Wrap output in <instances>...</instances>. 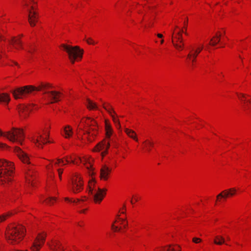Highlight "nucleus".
<instances>
[{
	"label": "nucleus",
	"mask_w": 251,
	"mask_h": 251,
	"mask_svg": "<svg viewBox=\"0 0 251 251\" xmlns=\"http://www.w3.org/2000/svg\"><path fill=\"white\" fill-rule=\"evenodd\" d=\"M51 87V85L49 83H41L37 87L32 85H27L18 88L11 92L15 99H18L22 98L26 95L30 94L34 91H42L44 94H47L48 98L51 100L50 103H52L59 101L62 95L58 91H47V90Z\"/></svg>",
	"instance_id": "nucleus-1"
},
{
	"label": "nucleus",
	"mask_w": 251,
	"mask_h": 251,
	"mask_svg": "<svg viewBox=\"0 0 251 251\" xmlns=\"http://www.w3.org/2000/svg\"><path fill=\"white\" fill-rule=\"evenodd\" d=\"M14 170V165L12 162L4 159H0V185H3L12 180Z\"/></svg>",
	"instance_id": "nucleus-2"
},
{
	"label": "nucleus",
	"mask_w": 251,
	"mask_h": 251,
	"mask_svg": "<svg viewBox=\"0 0 251 251\" xmlns=\"http://www.w3.org/2000/svg\"><path fill=\"white\" fill-rule=\"evenodd\" d=\"M25 230L21 225L9 227L6 232V238L10 243L17 244L21 241L25 235Z\"/></svg>",
	"instance_id": "nucleus-3"
},
{
	"label": "nucleus",
	"mask_w": 251,
	"mask_h": 251,
	"mask_svg": "<svg viewBox=\"0 0 251 251\" xmlns=\"http://www.w3.org/2000/svg\"><path fill=\"white\" fill-rule=\"evenodd\" d=\"M1 136L6 138L12 142H17L20 145L23 144L25 139L24 131L21 128L13 127L11 130L6 132H2L0 129Z\"/></svg>",
	"instance_id": "nucleus-4"
},
{
	"label": "nucleus",
	"mask_w": 251,
	"mask_h": 251,
	"mask_svg": "<svg viewBox=\"0 0 251 251\" xmlns=\"http://www.w3.org/2000/svg\"><path fill=\"white\" fill-rule=\"evenodd\" d=\"M88 188L89 193L94 201L96 203L100 202L105 195V190L100 189L93 179L89 181Z\"/></svg>",
	"instance_id": "nucleus-5"
},
{
	"label": "nucleus",
	"mask_w": 251,
	"mask_h": 251,
	"mask_svg": "<svg viewBox=\"0 0 251 251\" xmlns=\"http://www.w3.org/2000/svg\"><path fill=\"white\" fill-rule=\"evenodd\" d=\"M24 5L26 9L28 14V21L31 26H34L36 25V23L38 21V14L36 11L37 7L35 6L32 5L30 6L29 2H31L33 4L36 3L34 0H23Z\"/></svg>",
	"instance_id": "nucleus-6"
},
{
	"label": "nucleus",
	"mask_w": 251,
	"mask_h": 251,
	"mask_svg": "<svg viewBox=\"0 0 251 251\" xmlns=\"http://www.w3.org/2000/svg\"><path fill=\"white\" fill-rule=\"evenodd\" d=\"M82 124H85V134L87 135L88 140L91 142L94 138V136H96V131L97 129V123L94 119L90 118H86L85 121H82Z\"/></svg>",
	"instance_id": "nucleus-7"
},
{
	"label": "nucleus",
	"mask_w": 251,
	"mask_h": 251,
	"mask_svg": "<svg viewBox=\"0 0 251 251\" xmlns=\"http://www.w3.org/2000/svg\"><path fill=\"white\" fill-rule=\"evenodd\" d=\"M61 46L68 53L69 59L73 64L77 58L81 59L82 58L83 50L80 49L79 47H73L65 44H62Z\"/></svg>",
	"instance_id": "nucleus-8"
},
{
	"label": "nucleus",
	"mask_w": 251,
	"mask_h": 251,
	"mask_svg": "<svg viewBox=\"0 0 251 251\" xmlns=\"http://www.w3.org/2000/svg\"><path fill=\"white\" fill-rule=\"evenodd\" d=\"M71 162L74 164H78V162L82 163L86 167L87 169L89 171L90 175H93L94 174V168H93L92 163L94 159L90 156H85L82 158L80 157H77L75 159L72 158V157H70Z\"/></svg>",
	"instance_id": "nucleus-9"
},
{
	"label": "nucleus",
	"mask_w": 251,
	"mask_h": 251,
	"mask_svg": "<svg viewBox=\"0 0 251 251\" xmlns=\"http://www.w3.org/2000/svg\"><path fill=\"white\" fill-rule=\"evenodd\" d=\"M110 145V140L108 139H104L101 142H100L95 147L93 151H101V155L103 157L107 153V151Z\"/></svg>",
	"instance_id": "nucleus-10"
},
{
	"label": "nucleus",
	"mask_w": 251,
	"mask_h": 251,
	"mask_svg": "<svg viewBox=\"0 0 251 251\" xmlns=\"http://www.w3.org/2000/svg\"><path fill=\"white\" fill-rule=\"evenodd\" d=\"M46 238V234H39L32 243L30 249L32 251H39L44 244Z\"/></svg>",
	"instance_id": "nucleus-11"
},
{
	"label": "nucleus",
	"mask_w": 251,
	"mask_h": 251,
	"mask_svg": "<svg viewBox=\"0 0 251 251\" xmlns=\"http://www.w3.org/2000/svg\"><path fill=\"white\" fill-rule=\"evenodd\" d=\"M83 182L78 175L72 178V189L74 193H78L83 189Z\"/></svg>",
	"instance_id": "nucleus-12"
},
{
	"label": "nucleus",
	"mask_w": 251,
	"mask_h": 251,
	"mask_svg": "<svg viewBox=\"0 0 251 251\" xmlns=\"http://www.w3.org/2000/svg\"><path fill=\"white\" fill-rule=\"evenodd\" d=\"M45 137H44L41 134L38 133L36 136H35L32 139V141L38 146L40 147L46 143H50V141H47L45 142V140L47 139L49 137V133H45Z\"/></svg>",
	"instance_id": "nucleus-13"
},
{
	"label": "nucleus",
	"mask_w": 251,
	"mask_h": 251,
	"mask_svg": "<svg viewBox=\"0 0 251 251\" xmlns=\"http://www.w3.org/2000/svg\"><path fill=\"white\" fill-rule=\"evenodd\" d=\"M117 218L114 222L111 224V230H113L115 231L118 230L120 228H119V225L122 224L123 226L125 228L127 226V222H126L124 219L120 218L119 215H116Z\"/></svg>",
	"instance_id": "nucleus-14"
},
{
	"label": "nucleus",
	"mask_w": 251,
	"mask_h": 251,
	"mask_svg": "<svg viewBox=\"0 0 251 251\" xmlns=\"http://www.w3.org/2000/svg\"><path fill=\"white\" fill-rule=\"evenodd\" d=\"M236 192V189L235 188H231L227 190H224L217 196V200L220 198L226 199L229 197L234 196Z\"/></svg>",
	"instance_id": "nucleus-15"
},
{
	"label": "nucleus",
	"mask_w": 251,
	"mask_h": 251,
	"mask_svg": "<svg viewBox=\"0 0 251 251\" xmlns=\"http://www.w3.org/2000/svg\"><path fill=\"white\" fill-rule=\"evenodd\" d=\"M203 49V46L201 47L198 48L197 49L194 50L192 49L191 51L188 54L187 57L192 61V65L194 66V63L198 55L201 52Z\"/></svg>",
	"instance_id": "nucleus-16"
},
{
	"label": "nucleus",
	"mask_w": 251,
	"mask_h": 251,
	"mask_svg": "<svg viewBox=\"0 0 251 251\" xmlns=\"http://www.w3.org/2000/svg\"><path fill=\"white\" fill-rule=\"evenodd\" d=\"M18 110L21 118H26L28 116L29 112L31 111V108L30 105H21L19 107Z\"/></svg>",
	"instance_id": "nucleus-17"
},
{
	"label": "nucleus",
	"mask_w": 251,
	"mask_h": 251,
	"mask_svg": "<svg viewBox=\"0 0 251 251\" xmlns=\"http://www.w3.org/2000/svg\"><path fill=\"white\" fill-rule=\"evenodd\" d=\"M14 151L17 153V155L19 158L25 163H28L29 158L27 154L24 152L21 149L18 147L14 148Z\"/></svg>",
	"instance_id": "nucleus-18"
},
{
	"label": "nucleus",
	"mask_w": 251,
	"mask_h": 251,
	"mask_svg": "<svg viewBox=\"0 0 251 251\" xmlns=\"http://www.w3.org/2000/svg\"><path fill=\"white\" fill-rule=\"evenodd\" d=\"M49 246L53 251H64V248L62 244L58 241H53L51 244H49Z\"/></svg>",
	"instance_id": "nucleus-19"
},
{
	"label": "nucleus",
	"mask_w": 251,
	"mask_h": 251,
	"mask_svg": "<svg viewBox=\"0 0 251 251\" xmlns=\"http://www.w3.org/2000/svg\"><path fill=\"white\" fill-rule=\"evenodd\" d=\"M85 104L89 110L98 109L97 103L89 98L86 99Z\"/></svg>",
	"instance_id": "nucleus-20"
},
{
	"label": "nucleus",
	"mask_w": 251,
	"mask_h": 251,
	"mask_svg": "<svg viewBox=\"0 0 251 251\" xmlns=\"http://www.w3.org/2000/svg\"><path fill=\"white\" fill-rule=\"evenodd\" d=\"M109 174V169L105 165L102 166L100 170V178L101 179L106 180L108 178Z\"/></svg>",
	"instance_id": "nucleus-21"
},
{
	"label": "nucleus",
	"mask_w": 251,
	"mask_h": 251,
	"mask_svg": "<svg viewBox=\"0 0 251 251\" xmlns=\"http://www.w3.org/2000/svg\"><path fill=\"white\" fill-rule=\"evenodd\" d=\"M222 34L217 33L211 40L209 43V45L215 46L221 41V37Z\"/></svg>",
	"instance_id": "nucleus-22"
},
{
	"label": "nucleus",
	"mask_w": 251,
	"mask_h": 251,
	"mask_svg": "<svg viewBox=\"0 0 251 251\" xmlns=\"http://www.w3.org/2000/svg\"><path fill=\"white\" fill-rule=\"evenodd\" d=\"M10 100V98L9 94L6 93H1L0 94V102L8 104Z\"/></svg>",
	"instance_id": "nucleus-23"
},
{
	"label": "nucleus",
	"mask_w": 251,
	"mask_h": 251,
	"mask_svg": "<svg viewBox=\"0 0 251 251\" xmlns=\"http://www.w3.org/2000/svg\"><path fill=\"white\" fill-rule=\"evenodd\" d=\"M64 132L65 138H69L73 134L72 129L69 126H67L64 128Z\"/></svg>",
	"instance_id": "nucleus-24"
},
{
	"label": "nucleus",
	"mask_w": 251,
	"mask_h": 251,
	"mask_svg": "<svg viewBox=\"0 0 251 251\" xmlns=\"http://www.w3.org/2000/svg\"><path fill=\"white\" fill-rule=\"evenodd\" d=\"M112 112L114 113V111L113 110L112 108L111 107V118H112V120L113 122L114 123L115 126L117 128H120L121 127V125L120 124L119 120L117 118V117L115 116L112 114Z\"/></svg>",
	"instance_id": "nucleus-25"
},
{
	"label": "nucleus",
	"mask_w": 251,
	"mask_h": 251,
	"mask_svg": "<svg viewBox=\"0 0 251 251\" xmlns=\"http://www.w3.org/2000/svg\"><path fill=\"white\" fill-rule=\"evenodd\" d=\"M125 132L129 137L133 139L136 141H138V139L136 138V133L133 130L128 128H126Z\"/></svg>",
	"instance_id": "nucleus-26"
},
{
	"label": "nucleus",
	"mask_w": 251,
	"mask_h": 251,
	"mask_svg": "<svg viewBox=\"0 0 251 251\" xmlns=\"http://www.w3.org/2000/svg\"><path fill=\"white\" fill-rule=\"evenodd\" d=\"M214 243L216 245H221L225 243V239L222 236H216L214 240Z\"/></svg>",
	"instance_id": "nucleus-27"
},
{
	"label": "nucleus",
	"mask_w": 251,
	"mask_h": 251,
	"mask_svg": "<svg viewBox=\"0 0 251 251\" xmlns=\"http://www.w3.org/2000/svg\"><path fill=\"white\" fill-rule=\"evenodd\" d=\"M11 44L15 46V48L18 49V47L22 48V43L19 39L13 37L11 42Z\"/></svg>",
	"instance_id": "nucleus-28"
},
{
	"label": "nucleus",
	"mask_w": 251,
	"mask_h": 251,
	"mask_svg": "<svg viewBox=\"0 0 251 251\" xmlns=\"http://www.w3.org/2000/svg\"><path fill=\"white\" fill-rule=\"evenodd\" d=\"M172 42L176 49L178 50H182L183 49L184 45L183 40H182L181 43L176 42V41L174 39L172 40Z\"/></svg>",
	"instance_id": "nucleus-29"
},
{
	"label": "nucleus",
	"mask_w": 251,
	"mask_h": 251,
	"mask_svg": "<svg viewBox=\"0 0 251 251\" xmlns=\"http://www.w3.org/2000/svg\"><path fill=\"white\" fill-rule=\"evenodd\" d=\"M166 251H181L180 247L178 245H171L168 246V248Z\"/></svg>",
	"instance_id": "nucleus-30"
},
{
	"label": "nucleus",
	"mask_w": 251,
	"mask_h": 251,
	"mask_svg": "<svg viewBox=\"0 0 251 251\" xmlns=\"http://www.w3.org/2000/svg\"><path fill=\"white\" fill-rule=\"evenodd\" d=\"M143 143L145 144V146L148 151H151L150 147H151L153 146V143L149 140H146Z\"/></svg>",
	"instance_id": "nucleus-31"
},
{
	"label": "nucleus",
	"mask_w": 251,
	"mask_h": 251,
	"mask_svg": "<svg viewBox=\"0 0 251 251\" xmlns=\"http://www.w3.org/2000/svg\"><path fill=\"white\" fill-rule=\"evenodd\" d=\"M183 32V30L182 29H180V30L177 32L176 34H175V31L173 30V33L172 34V40L174 39V37H178V35L181 34V33Z\"/></svg>",
	"instance_id": "nucleus-32"
},
{
	"label": "nucleus",
	"mask_w": 251,
	"mask_h": 251,
	"mask_svg": "<svg viewBox=\"0 0 251 251\" xmlns=\"http://www.w3.org/2000/svg\"><path fill=\"white\" fill-rule=\"evenodd\" d=\"M56 199L53 197H50L47 199L45 201L46 203L48 204H51L53 203L54 201H55Z\"/></svg>",
	"instance_id": "nucleus-33"
},
{
	"label": "nucleus",
	"mask_w": 251,
	"mask_h": 251,
	"mask_svg": "<svg viewBox=\"0 0 251 251\" xmlns=\"http://www.w3.org/2000/svg\"><path fill=\"white\" fill-rule=\"evenodd\" d=\"M105 130L106 136L107 137H109L110 136V126L107 124L106 121H105Z\"/></svg>",
	"instance_id": "nucleus-34"
},
{
	"label": "nucleus",
	"mask_w": 251,
	"mask_h": 251,
	"mask_svg": "<svg viewBox=\"0 0 251 251\" xmlns=\"http://www.w3.org/2000/svg\"><path fill=\"white\" fill-rule=\"evenodd\" d=\"M174 40L176 41V42L181 43L182 38V33L181 34L178 35V37H174Z\"/></svg>",
	"instance_id": "nucleus-35"
},
{
	"label": "nucleus",
	"mask_w": 251,
	"mask_h": 251,
	"mask_svg": "<svg viewBox=\"0 0 251 251\" xmlns=\"http://www.w3.org/2000/svg\"><path fill=\"white\" fill-rule=\"evenodd\" d=\"M12 213H10L0 216V223L4 221L7 217L9 216Z\"/></svg>",
	"instance_id": "nucleus-36"
},
{
	"label": "nucleus",
	"mask_w": 251,
	"mask_h": 251,
	"mask_svg": "<svg viewBox=\"0 0 251 251\" xmlns=\"http://www.w3.org/2000/svg\"><path fill=\"white\" fill-rule=\"evenodd\" d=\"M239 98L241 100V101H243L244 103H246L247 100L245 95L241 94L240 96H239Z\"/></svg>",
	"instance_id": "nucleus-37"
},
{
	"label": "nucleus",
	"mask_w": 251,
	"mask_h": 251,
	"mask_svg": "<svg viewBox=\"0 0 251 251\" xmlns=\"http://www.w3.org/2000/svg\"><path fill=\"white\" fill-rule=\"evenodd\" d=\"M192 241L195 243H199L201 241V240L200 238L197 237H194L193 238Z\"/></svg>",
	"instance_id": "nucleus-38"
},
{
	"label": "nucleus",
	"mask_w": 251,
	"mask_h": 251,
	"mask_svg": "<svg viewBox=\"0 0 251 251\" xmlns=\"http://www.w3.org/2000/svg\"><path fill=\"white\" fill-rule=\"evenodd\" d=\"M62 163L63 165H64L65 164L63 163V160L62 159H58L57 161L55 163V165H58L60 163Z\"/></svg>",
	"instance_id": "nucleus-39"
},
{
	"label": "nucleus",
	"mask_w": 251,
	"mask_h": 251,
	"mask_svg": "<svg viewBox=\"0 0 251 251\" xmlns=\"http://www.w3.org/2000/svg\"><path fill=\"white\" fill-rule=\"evenodd\" d=\"M9 148L5 144L0 143V149H4Z\"/></svg>",
	"instance_id": "nucleus-40"
},
{
	"label": "nucleus",
	"mask_w": 251,
	"mask_h": 251,
	"mask_svg": "<svg viewBox=\"0 0 251 251\" xmlns=\"http://www.w3.org/2000/svg\"><path fill=\"white\" fill-rule=\"evenodd\" d=\"M86 42H87L88 44H95V42L93 41V40L89 38H88V39L86 40Z\"/></svg>",
	"instance_id": "nucleus-41"
},
{
	"label": "nucleus",
	"mask_w": 251,
	"mask_h": 251,
	"mask_svg": "<svg viewBox=\"0 0 251 251\" xmlns=\"http://www.w3.org/2000/svg\"><path fill=\"white\" fill-rule=\"evenodd\" d=\"M57 171H58V173L59 177L61 179V175H62V174L63 173V170L61 169H59L57 170Z\"/></svg>",
	"instance_id": "nucleus-42"
},
{
	"label": "nucleus",
	"mask_w": 251,
	"mask_h": 251,
	"mask_svg": "<svg viewBox=\"0 0 251 251\" xmlns=\"http://www.w3.org/2000/svg\"><path fill=\"white\" fill-rule=\"evenodd\" d=\"M246 102L247 103V107L246 108H247V109H249L250 108V106H249V104H251V101L250 100H247Z\"/></svg>",
	"instance_id": "nucleus-43"
},
{
	"label": "nucleus",
	"mask_w": 251,
	"mask_h": 251,
	"mask_svg": "<svg viewBox=\"0 0 251 251\" xmlns=\"http://www.w3.org/2000/svg\"><path fill=\"white\" fill-rule=\"evenodd\" d=\"M28 169L29 172L27 173V175L29 176H31V174H30L31 169L30 168H28Z\"/></svg>",
	"instance_id": "nucleus-44"
},
{
	"label": "nucleus",
	"mask_w": 251,
	"mask_h": 251,
	"mask_svg": "<svg viewBox=\"0 0 251 251\" xmlns=\"http://www.w3.org/2000/svg\"><path fill=\"white\" fill-rule=\"evenodd\" d=\"M157 36L158 38H163V36L162 34H160V33H158L157 34Z\"/></svg>",
	"instance_id": "nucleus-45"
},
{
	"label": "nucleus",
	"mask_w": 251,
	"mask_h": 251,
	"mask_svg": "<svg viewBox=\"0 0 251 251\" xmlns=\"http://www.w3.org/2000/svg\"><path fill=\"white\" fill-rule=\"evenodd\" d=\"M187 22H188V19H187V22H184V28H186Z\"/></svg>",
	"instance_id": "nucleus-46"
},
{
	"label": "nucleus",
	"mask_w": 251,
	"mask_h": 251,
	"mask_svg": "<svg viewBox=\"0 0 251 251\" xmlns=\"http://www.w3.org/2000/svg\"><path fill=\"white\" fill-rule=\"evenodd\" d=\"M104 108L106 110H107V111H109L108 109H107V106H105V105H104L103 106Z\"/></svg>",
	"instance_id": "nucleus-47"
},
{
	"label": "nucleus",
	"mask_w": 251,
	"mask_h": 251,
	"mask_svg": "<svg viewBox=\"0 0 251 251\" xmlns=\"http://www.w3.org/2000/svg\"><path fill=\"white\" fill-rule=\"evenodd\" d=\"M13 251H27L26 250H25V251H21V250H14Z\"/></svg>",
	"instance_id": "nucleus-48"
},
{
	"label": "nucleus",
	"mask_w": 251,
	"mask_h": 251,
	"mask_svg": "<svg viewBox=\"0 0 251 251\" xmlns=\"http://www.w3.org/2000/svg\"><path fill=\"white\" fill-rule=\"evenodd\" d=\"M160 42H161V44H163V42H164V40H163V39H162V40H161L160 41Z\"/></svg>",
	"instance_id": "nucleus-49"
},
{
	"label": "nucleus",
	"mask_w": 251,
	"mask_h": 251,
	"mask_svg": "<svg viewBox=\"0 0 251 251\" xmlns=\"http://www.w3.org/2000/svg\"><path fill=\"white\" fill-rule=\"evenodd\" d=\"M183 33H185V35H188V34H187V33L186 32V31H183Z\"/></svg>",
	"instance_id": "nucleus-50"
},
{
	"label": "nucleus",
	"mask_w": 251,
	"mask_h": 251,
	"mask_svg": "<svg viewBox=\"0 0 251 251\" xmlns=\"http://www.w3.org/2000/svg\"><path fill=\"white\" fill-rule=\"evenodd\" d=\"M66 162L68 163L70 162V161L68 159V158L66 159Z\"/></svg>",
	"instance_id": "nucleus-51"
},
{
	"label": "nucleus",
	"mask_w": 251,
	"mask_h": 251,
	"mask_svg": "<svg viewBox=\"0 0 251 251\" xmlns=\"http://www.w3.org/2000/svg\"><path fill=\"white\" fill-rule=\"evenodd\" d=\"M71 201L73 202H76L75 200H74V201Z\"/></svg>",
	"instance_id": "nucleus-52"
},
{
	"label": "nucleus",
	"mask_w": 251,
	"mask_h": 251,
	"mask_svg": "<svg viewBox=\"0 0 251 251\" xmlns=\"http://www.w3.org/2000/svg\"><path fill=\"white\" fill-rule=\"evenodd\" d=\"M227 240H230V238H229V237H227Z\"/></svg>",
	"instance_id": "nucleus-53"
},
{
	"label": "nucleus",
	"mask_w": 251,
	"mask_h": 251,
	"mask_svg": "<svg viewBox=\"0 0 251 251\" xmlns=\"http://www.w3.org/2000/svg\"><path fill=\"white\" fill-rule=\"evenodd\" d=\"M112 128H111V130H110L111 134H112Z\"/></svg>",
	"instance_id": "nucleus-54"
},
{
	"label": "nucleus",
	"mask_w": 251,
	"mask_h": 251,
	"mask_svg": "<svg viewBox=\"0 0 251 251\" xmlns=\"http://www.w3.org/2000/svg\"><path fill=\"white\" fill-rule=\"evenodd\" d=\"M65 200H66V201H69L68 198H66V199H65Z\"/></svg>",
	"instance_id": "nucleus-55"
},
{
	"label": "nucleus",
	"mask_w": 251,
	"mask_h": 251,
	"mask_svg": "<svg viewBox=\"0 0 251 251\" xmlns=\"http://www.w3.org/2000/svg\"><path fill=\"white\" fill-rule=\"evenodd\" d=\"M14 63H15V65H18V64H17V63H16V62H15Z\"/></svg>",
	"instance_id": "nucleus-56"
},
{
	"label": "nucleus",
	"mask_w": 251,
	"mask_h": 251,
	"mask_svg": "<svg viewBox=\"0 0 251 251\" xmlns=\"http://www.w3.org/2000/svg\"><path fill=\"white\" fill-rule=\"evenodd\" d=\"M175 28H178V26H175Z\"/></svg>",
	"instance_id": "nucleus-57"
},
{
	"label": "nucleus",
	"mask_w": 251,
	"mask_h": 251,
	"mask_svg": "<svg viewBox=\"0 0 251 251\" xmlns=\"http://www.w3.org/2000/svg\"><path fill=\"white\" fill-rule=\"evenodd\" d=\"M80 201V200L77 199V201Z\"/></svg>",
	"instance_id": "nucleus-58"
},
{
	"label": "nucleus",
	"mask_w": 251,
	"mask_h": 251,
	"mask_svg": "<svg viewBox=\"0 0 251 251\" xmlns=\"http://www.w3.org/2000/svg\"><path fill=\"white\" fill-rule=\"evenodd\" d=\"M130 202H131V203H133L132 200L130 201Z\"/></svg>",
	"instance_id": "nucleus-59"
},
{
	"label": "nucleus",
	"mask_w": 251,
	"mask_h": 251,
	"mask_svg": "<svg viewBox=\"0 0 251 251\" xmlns=\"http://www.w3.org/2000/svg\"><path fill=\"white\" fill-rule=\"evenodd\" d=\"M84 212V210H82V211H81V212Z\"/></svg>",
	"instance_id": "nucleus-60"
},
{
	"label": "nucleus",
	"mask_w": 251,
	"mask_h": 251,
	"mask_svg": "<svg viewBox=\"0 0 251 251\" xmlns=\"http://www.w3.org/2000/svg\"><path fill=\"white\" fill-rule=\"evenodd\" d=\"M225 31H224V32H223V34H225Z\"/></svg>",
	"instance_id": "nucleus-61"
},
{
	"label": "nucleus",
	"mask_w": 251,
	"mask_h": 251,
	"mask_svg": "<svg viewBox=\"0 0 251 251\" xmlns=\"http://www.w3.org/2000/svg\"><path fill=\"white\" fill-rule=\"evenodd\" d=\"M225 31H224V32H223V34H225Z\"/></svg>",
	"instance_id": "nucleus-62"
}]
</instances>
